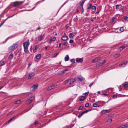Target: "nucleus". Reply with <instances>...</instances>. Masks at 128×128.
Masks as SVG:
<instances>
[{"instance_id":"1","label":"nucleus","mask_w":128,"mask_h":128,"mask_svg":"<svg viewBox=\"0 0 128 128\" xmlns=\"http://www.w3.org/2000/svg\"><path fill=\"white\" fill-rule=\"evenodd\" d=\"M28 98H29V99L26 102V104L28 105L31 103L34 98V97L32 96V93H29L28 94Z\"/></svg>"},{"instance_id":"2","label":"nucleus","mask_w":128,"mask_h":128,"mask_svg":"<svg viewBox=\"0 0 128 128\" xmlns=\"http://www.w3.org/2000/svg\"><path fill=\"white\" fill-rule=\"evenodd\" d=\"M18 46V43L17 42L15 44H13L9 48L8 51L10 53L13 52L15 50Z\"/></svg>"},{"instance_id":"3","label":"nucleus","mask_w":128,"mask_h":128,"mask_svg":"<svg viewBox=\"0 0 128 128\" xmlns=\"http://www.w3.org/2000/svg\"><path fill=\"white\" fill-rule=\"evenodd\" d=\"M30 44V43L29 41L24 43L23 46L25 52H26L28 51V47Z\"/></svg>"},{"instance_id":"4","label":"nucleus","mask_w":128,"mask_h":128,"mask_svg":"<svg viewBox=\"0 0 128 128\" xmlns=\"http://www.w3.org/2000/svg\"><path fill=\"white\" fill-rule=\"evenodd\" d=\"M38 86V84H36L34 85L30 88V90L32 92H34L37 88Z\"/></svg>"},{"instance_id":"5","label":"nucleus","mask_w":128,"mask_h":128,"mask_svg":"<svg viewBox=\"0 0 128 128\" xmlns=\"http://www.w3.org/2000/svg\"><path fill=\"white\" fill-rule=\"evenodd\" d=\"M24 3L23 2H14V6H20L22 4Z\"/></svg>"},{"instance_id":"6","label":"nucleus","mask_w":128,"mask_h":128,"mask_svg":"<svg viewBox=\"0 0 128 128\" xmlns=\"http://www.w3.org/2000/svg\"><path fill=\"white\" fill-rule=\"evenodd\" d=\"M76 60L77 63H82L83 62V58H76Z\"/></svg>"},{"instance_id":"7","label":"nucleus","mask_w":128,"mask_h":128,"mask_svg":"<svg viewBox=\"0 0 128 128\" xmlns=\"http://www.w3.org/2000/svg\"><path fill=\"white\" fill-rule=\"evenodd\" d=\"M127 64V62L126 61H125L124 62L122 63L120 65V67H124Z\"/></svg>"},{"instance_id":"8","label":"nucleus","mask_w":128,"mask_h":128,"mask_svg":"<svg viewBox=\"0 0 128 128\" xmlns=\"http://www.w3.org/2000/svg\"><path fill=\"white\" fill-rule=\"evenodd\" d=\"M35 75V74L34 72L30 74L28 76V79L29 80L31 79Z\"/></svg>"},{"instance_id":"9","label":"nucleus","mask_w":128,"mask_h":128,"mask_svg":"<svg viewBox=\"0 0 128 128\" xmlns=\"http://www.w3.org/2000/svg\"><path fill=\"white\" fill-rule=\"evenodd\" d=\"M68 37L66 35H63L61 39L63 41H65L68 40Z\"/></svg>"},{"instance_id":"10","label":"nucleus","mask_w":128,"mask_h":128,"mask_svg":"<svg viewBox=\"0 0 128 128\" xmlns=\"http://www.w3.org/2000/svg\"><path fill=\"white\" fill-rule=\"evenodd\" d=\"M110 112L108 110H102L100 114H105L106 113H109Z\"/></svg>"},{"instance_id":"11","label":"nucleus","mask_w":128,"mask_h":128,"mask_svg":"<svg viewBox=\"0 0 128 128\" xmlns=\"http://www.w3.org/2000/svg\"><path fill=\"white\" fill-rule=\"evenodd\" d=\"M70 84H73L75 82L76 80L75 79H71L69 80Z\"/></svg>"},{"instance_id":"12","label":"nucleus","mask_w":128,"mask_h":128,"mask_svg":"<svg viewBox=\"0 0 128 128\" xmlns=\"http://www.w3.org/2000/svg\"><path fill=\"white\" fill-rule=\"evenodd\" d=\"M98 102L100 104H101V106H98V107L100 106H104V104H106V103L105 102H103V101H102V102Z\"/></svg>"},{"instance_id":"13","label":"nucleus","mask_w":128,"mask_h":128,"mask_svg":"<svg viewBox=\"0 0 128 128\" xmlns=\"http://www.w3.org/2000/svg\"><path fill=\"white\" fill-rule=\"evenodd\" d=\"M106 62V61L105 60H104L102 62H99L98 64V66H100L104 64Z\"/></svg>"},{"instance_id":"14","label":"nucleus","mask_w":128,"mask_h":128,"mask_svg":"<svg viewBox=\"0 0 128 128\" xmlns=\"http://www.w3.org/2000/svg\"><path fill=\"white\" fill-rule=\"evenodd\" d=\"M86 98L84 96H81L80 97L79 100L80 101H82L84 100Z\"/></svg>"},{"instance_id":"15","label":"nucleus","mask_w":128,"mask_h":128,"mask_svg":"<svg viewBox=\"0 0 128 128\" xmlns=\"http://www.w3.org/2000/svg\"><path fill=\"white\" fill-rule=\"evenodd\" d=\"M100 59L98 58H96L92 60L93 62H96L99 61Z\"/></svg>"},{"instance_id":"16","label":"nucleus","mask_w":128,"mask_h":128,"mask_svg":"<svg viewBox=\"0 0 128 128\" xmlns=\"http://www.w3.org/2000/svg\"><path fill=\"white\" fill-rule=\"evenodd\" d=\"M69 56L68 55H67L66 56H65L64 58L65 61L66 62H67L69 60Z\"/></svg>"},{"instance_id":"17","label":"nucleus","mask_w":128,"mask_h":128,"mask_svg":"<svg viewBox=\"0 0 128 128\" xmlns=\"http://www.w3.org/2000/svg\"><path fill=\"white\" fill-rule=\"evenodd\" d=\"M41 57V54H37L36 57V59H39Z\"/></svg>"},{"instance_id":"18","label":"nucleus","mask_w":128,"mask_h":128,"mask_svg":"<svg viewBox=\"0 0 128 128\" xmlns=\"http://www.w3.org/2000/svg\"><path fill=\"white\" fill-rule=\"evenodd\" d=\"M65 84L67 86H68V85H70V84L69 83L70 82H69V80H66L65 81Z\"/></svg>"},{"instance_id":"19","label":"nucleus","mask_w":128,"mask_h":128,"mask_svg":"<svg viewBox=\"0 0 128 128\" xmlns=\"http://www.w3.org/2000/svg\"><path fill=\"white\" fill-rule=\"evenodd\" d=\"M120 56V54H116L114 55V57L116 58L119 57Z\"/></svg>"},{"instance_id":"20","label":"nucleus","mask_w":128,"mask_h":128,"mask_svg":"<svg viewBox=\"0 0 128 128\" xmlns=\"http://www.w3.org/2000/svg\"><path fill=\"white\" fill-rule=\"evenodd\" d=\"M5 63L4 61L2 60L0 62V66H2Z\"/></svg>"},{"instance_id":"21","label":"nucleus","mask_w":128,"mask_h":128,"mask_svg":"<svg viewBox=\"0 0 128 128\" xmlns=\"http://www.w3.org/2000/svg\"><path fill=\"white\" fill-rule=\"evenodd\" d=\"M43 38V37L42 35H40L38 37V40L39 41H41Z\"/></svg>"},{"instance_id":"22","label":"nucleus","mask_w":128,"mask_h":128,"mask_svg":"<svg viewBox=\"0 0 128 128\" xmlns=\"http://www.w3.org/2000/svg\"><path fill=\"white\" fill-rule=\"evenodd\" d=\"M13 56L14 55L12 53L9 56L8 58L10 60L12 59L13 57Z\"/></svg>"},{"instance_id":"23","label":"nucleus","mask_w":128,"mask_h":128,"mask_svg":"<svg viewBox=\"0 0 128 128\" xmlns=\"http://www.w3.org/2000/svg\"><path fill=\"white\" fill-rule=\"evenodd\" d=\"M78 78L79 80L81 81H83L84 79V78L81 76H80Z\"/></svg>"},{"instance_id":"24","label":"nucleus","mask_w":128,"mask_h":128,"mask_svg":"<svg viewBox=\"0 0 128 128\" xmlns=\"http://www.w3.org/2000/svg\"><path fill=\"white\" fill-rule=\"evenodd\" d=\"M84 114L83 112H82L81 113L79 114L78 116V117L79 118H80Z\"/></svg>"},{"instance_id":"25","label":"nucleus","mask_w":128,"mask_h":128,"mask_svg":"<svg viewBox=\"0 0 128 128\" xmlns=\"http://www.w3.org/2000/svg\"><path fill=\"white\" fill-rule=\"evenodd\" d=\"M38 49V48L36 46H35L33 48V52H35L36 51V50Z\"/></svg>"},{"instance_id":"26","label":"nucleus","mask_w":128,"mask_h":128,"mask_svg":"<svg viewBox=\"0 0 128 128\" xmlns=\"http://www.w3.org/2000/svg\"><path fill=\"white\" fill-rule=\"evenodd\" d=\"M21 100H18L16 101L15 102V104H20L21 102Z\"/></svg>"},{"instance_id":"27","label":"nucleus","mask_w":128,"mask_h":128,"mask_svg":"<svg viewBox=\"0 0 128 128\" xmlns=\"http://www.w3.org/2000/svg\"><path fill=\"white\" fill-rule=\"evenodd\" d=\"M51 41L54 42L56 40V38L55 37H53L50 39Z\"/></svg>"},{"instance_id":"28","label":"nucleus","mask_w":128,"mask_h":128,"mask_svg":"<svg viewBox=\"0 0 128 128\" xmlns=\"http://www.w3.org/2000/svg\"><path fill=\"white\" fill-rule=\"evenodd\" d=\"M74 35L73 34V33H71L69 35V36L70 38H71L72 37H73L74 36Z\"/></svg>"},{"instance_id":"29","label":"nucleus","mask_w":128,"mask_h":128,"mask_svg":"<svg viewBox=\"0 0 128 128\" xmlns=\"http://www.w3.org/2000/svg\"><path fill=\"white\" fill-rule=\"evenodd\" d=\"M52 89H54L57 87V86L55 85H53L51 86H50Z\"/></svg>"},{"instance_id":"30","label":"nucleus","mask_w":128,"mask_h":128,"mask_svg":"<svg viewBox=\"0 0 128 128\" xmlns=\"http://www.w3.org/2000/svg\"><path fill=\"white\" fill-rule=\"evenodd\" d=\"M92 4H89L88 5L87 8L88 9H90L92 7Z\"/></svg>"},{"instance_id":"31","label":"nucleus","mask_w":128,"mask_h":128,"mask_svg":"<svg viewBox=\"0 0 128 128\" xmlns=\"http://www.w3.org/2000/svg\"><path fill=\"white\" fill-rule=\"evenodd\" d=\"M70 62H72V64L74 63H75V60L74 59L70 60Z\"/></svg>"},{"instance_id":"32","label":"nucleus","mask_w":128,"mask_h":128,"mask_svg":"<svg viewBox=\"0 0 128 128\" xmlns=\"http://www.w3.org/2000/svg\"><path fill=\"white\" fill-rule=\"evenodd\" d=\"M120 30L122 32H123L124 30V28L123 27H121L120 29Z\"/></svg>"},{"instance_id":"33","label":"nucleus","mask_w":128,"mask_h":128,"mask_svg":"<svg viewBox=\"0 0 128 128\" xmlns=\"http://www.w3.org/2000/svg\"><path fill=\"white\" fill-rule=\"evenodd\" d=\"M120 6L118 5H116V10H118L119 8V7Z\"/></svg>"},{"instance_id":"34","label":"nucleus","mask_w":128,"mask_h":128,"mask_svg":"<svg viewBox=\"0 0 128 128\" xmlns=\"http://www.w3.org/2000/svg\"><path fill=\"white\" fill-rule=\"evenodd\" d=\"M112 20L113 22L114 23L113 24H114L116 22V19L115 18H112Z\"/></svg>"},{"instance_id":"35","label":"nucleus","mask_w":128,"mask_h":128,"mask_svg":"<svg viewBox=\"0 0 128 128\" xmlns=\"http://www.w3.org/2000/svg\"><path fill=\"white\" fill-rule=\"evenodd\" d=\"M93 106L94 107H96L98 106V105L94 103L93 104Z\"/></svg>"},{"instance_id":"36","label":"nucleus","mask_w":128,"mask_h":128,"mask_svg":"<svg viewBox=\"0 0 128 128\" xmlns=\"http://www.w3.org/2000/svg\"><path fill=\"white\" fill-rule=\"evenodd\" d=\"M125 48L124 46H122L120 48V51L122 50Z\"/></svg>"},{"instance_id":"37","label":"nucleus","mask_w":128,"mask_h":128,"mask_svg":"<svg viewBox=\"0 0 128 128\" xmlns=\"http://www.w3.org/2000/svg\"><path fill=\"white\" fill-rule=\"evenodd\" d=\"M112 119H109L107 120L106 122H109L110 123H111L112 122Z\"/></svg>"},{"instance_id":"38","label":"nucleus","mask_w":128,"mask_h":128,"mask_svg":"<svg viewBox=\"0 0 128 128\" xmlns=\"http://www.w3.org/2000/svg\"><path fill=\"white\" fill-rule=\"evenodd\" d=\"M14 118V117L12 118H11L8 121V123H9L10 122H11V121Z\"/></svg>"},{"instance_id":"39","label":"nucleus","mask_w":128,"mask_h":128,"mask_svg":"<svg viewBox=\"0 0 128 128\" xmlns=\"http://www.w3.org/2000/svg\"><path fill=\"white\" fill-rule=\"evenodd\" d=\"M14 113V112L12 111V112H9L8 114V116H9V115H11L12 114H13Z\"/></svg>"},{"instance_id":"40","label":"nucleus","mask_w":128,"mask_h":128,"mask_svg":"<svg viewBox=\"0 0 128 128\" xmlns=\"http://www.w3.org/2000/svg\"><path fill=\"white\" fill-rule=\"evenodd\" d=\"M52 89L51 87L50 86L47 89V90L48 91H49L51 90Z\"/></svg>"},{"instance_id":"41","label":"nucleus","mask_w":128,"mask_h":128,"mask_svg":"<svg viewBox=\"0 0 128 128\" xmlns=\"http://www.w3.org/2000/svg\"><path fill=\"white\" fill-rule=\"evenodd\" d=\"M92 8L93 10H96V7L94 6H93L92 7Z\"/></svg>"},{"instance_id":"42","label":"nucleus","mask_w":128,"mask_h":128,"mask_svg":"<svg viewBox=\"0 0 128 128\" xmlns=\"http://www.w3.org/2000/svg\"><path fill=\"white\" fill-rule=\"evenodd\" d=\"M74 42V41L73 40H70L69 41V43L70 44H72Z\"/></svg>"},{"instance_id":"43","label":"nucleus","mask_w":128,"mask_h":128,"mask_svg":"<svg viewBox=\"0 0 128 128\" xmlns=\"http://www.w3.org/2000/svg\"><path fill=\"white\" fill-rule=\"evenodd\" d=\"M84 2L85 1H84V0H82V3L80 4L81 6H82L84 4Z\"/></svg>"},{"instance_id":"44","label":"nucleus","mask_w":128,"mask_h":128,"mask_svg":"<svg viewBox=\"0 0 128 128\" xmlns=\"http://www.w3.org/2000/svg\"><path fill=\"white\" fill-rule=\"evenodd\" d=\"M102 95H104V96H108V94H103L102 93L101 94Z\"/></svg>"},{"instance_id":"45","label":"nucleus","mask_w":128,"mask_h":128,"mask_svg":"<svg viewBox=\"0 0 128 128\" xmlns=\"http://www.w3.org/2000/svg\"><path fill=\"white\" fill-rule=\"evenodd\" d=\"M89 94V92H86L85 93V96H88Z\"/></svg>"},{"instance_id":"46","label":"nucleus","mask_w":128,"mask_h":128,"mask_svg":"<svg viewBox=\"0 0 128 128\" xmlns=\"http://www.w3.org/2000/svg\"><path fill=\"white\" fill-rule=\"evenodd\" d=\"M89 110H86L83 112L84 113V114L85 113H87L88 112H89Z\"/></svg>"},{"instance_id":"47","label":"nucleus","mask_w":128,"mask_h":128,"mask_svg":"<svg viewBox=\"0 0 128 128\" xmlns=\"http://www.w3.org/2000/svg\"><path fill=\"white\" fill-rule=\"evenodd\" d=\"M83 108V107L82 106H81L79 107L78 109L79 110H82Z\"/></svg>"},{"instance_id":"48","label":"nucleus","mask_w":128,"mask_h":128,"mask_svg":"<svg viewBox=\"0 0 128 128\" xmlns=\"http://www.w3.org/2000/svg\"><path fill=\"white\" fill-rule=\"evenodd\" d=\"M124 19L126 20L127 21H128V17L126 16H125L124 17Z\"/></svg>"},{"instance_id":"49","label":"nucleus","mask_w":128,"mask_h":128,"mask_svg":"<svg viewBox=\"0 0 128 128\" xmlns=\"http://www.w3.org/2000/svg\"><path fill=\"white\" fill-rule=\"evenodd\" d=\"M123 86L124 87L126 88L128 86V85L127 84H124L123 85Z\"/></svg>"},{"instance_id":"50","label":"nucleus","mask_w":128,"mask_h":128,"mask_svg":"<svg viewBox=\"0 0 128 128\" xmlns=\"http://www.w3.org/2000/svg\"><path fill=\"white\" fill-rule=\"evenodd\" d=\"M117 96L116 95H114L112 97L113 98H117Z\"/></svg>"},{"instance_id":"51","label":"nucleus","mask_w":128,"mask_h":128,"mask_svg":"<svg viewBox=\"0 0 128 128\" xmlns=\"http://www.w3.org/2000/svg\"><path fill=\"white\" fill-rule=\"evenodd\" d=\"M89 106V104L88 103H87L86 104L85 106L86 107H88Z\"/></svg>"},{"instance_id":"52","label":"nucleus","mask_w":128,"mask_h":128,"mask_svg":"<svg viewBox=\"0 0 128 128\" xmlns=\"http://www.w3.org/2000/svg\"><path fill=\"white\" fill-rule=\"evenodd\" d=\"M123 125L124 126V128H126L128 127V124L124 125Z\"/></svg>"},{"instance_id":"53","label":"nucleus","mask_w":128,"mask_h":128,"mask_svg":"<svg viewBox=\"0 0 128 128\" xmlns=\"http://www.w3.org/2000/svg\"><path fill=\"white\" fill-rule=\"evenodd\" d=\"M67 44H68V43L67 42H65L64 44L63 45L64 46H67Z\"/></svg>"},{"instance_id":"54","label":"nucleus","mask_w":128,"mask_h":128,"mask_svg":"<svg viewBox=\"0 0 128 128\" xmlns=\"http://www.w3.org/2000/svg\"><path fill=\"white\" fill-rule=\"evenodd\" d=\"M118 128H124L123 125L121 126L118 127Z\"/></svg>"},{"instance_id":"55","label":"nucleus","mask_w":128,"mask_h":128,"mask_svg":"<svg viewBox=\"0 0 128 128\" xmlns=\"http://www.w3.org/2000/svg\"><path fill=\"white\" fill-rule=\"evenodd\" d=\"M82 12L81 14H82L83 13V12H84V8H83L82 7Z\"/></svg>"},{"instance_id":"56","label":"nucleus","mask_w":128,"mask_h":128,"mask_svg":"<svg viewBox=\"0 0 128 128\" xmlns=\"http://www.w3.org/2000/svg\"><path fill=\"white\" fill-rule=\"evenodd\" d=\"M5 21L4 22H2L1 24L0 25V27H1L2 26V25L3 24H4V23L5 22Z\"/></svg>"},{"instance_id":"57","label":"nucleus","mask_w":128,"mask_h":128,"mask_svg":"<svg viewBox=\"0 0 128 128\" xmlns=\"http://www.w3.org/2000/svg\"><path fill=\"white\" fill-rule=\"evenodd\" d=\"M38 123V122H34V124L35 125H36Z\"/></svg>"},{"instance_id":"58","label":"nucleus","mask_w":128,"mask_h":128,"mask_svg":"<svg viewBox=\"0 0 128 128\" xmlns=\"http://www.w3.org/2000/svg\"><path fill=\"white\" fill-rule=\"evenodd\" d=\"M94 82L92 83L89 85V86L90 87L91 86H92L94 84Z\"/></svg>"},{"instance_id":"59","label":"nucleus","mask_w":128,"mask_h":128,"mask_svg":"<svg viewBox=\"0 0 128 128\" xmlns=\"http://www.w3.org/2000/svg\"><path fill=\"white\" fill-rule=\"evenodd\" d=\"M10 16V17H8V18H7L6 20L5 21H6V20L8 19L9 18H11L12 17H13V16Z\"/></svg>"},{"instance_id":"60","label":"nucleus","mask_w":128,"mask_h":128,"mask_svg":"<svg viewBox=\"0 0 128 128\" xmlns=\"http://www.w3.org/2000/svg\"><path fill=\"white\" fill-rule=\"evenodd\" d=\"M67 2H65L62 5V7H62L65 4H66V3Z\"/></svg>"},{"instance_id":"61","label":"nucleus","mask_w":128,"mask_h":128,"mask_svg":"<svg viewBox=\"0 0 128 128\" xmlns=\"http://www.w3.org/2000/svg\"><path fill=\"white\" fill-rule=\"evenodd\" d=\"M32 63H31V64L29 63V64H28V67L29 68L30 66L32 65Z\"/></svg>"},{"instance_id":"62","label":"nucleus","mask_w":128,"mask_h":128,"mask_svg":"<svg viewBox=\"0 0 128 128\" xmlns=\"http://www.w3.org/2000/svg\"><path fill=\"white\" fill-rule=\"evenodd\" d=\"M79 12V10H77L76 12V14H78Z\"/></svg>"},{"instance_id":"63","label":"nucleus","mask_w":128,"mask_h":128,"mask_svg":"<svg viewBox=\"0 0 128 128\" xmlns=\"http://www.w3.org/2000/svg\"><path fill=\"white\" fill-rule=\"evenodd\" d=\"M58 53H57L56 54H55L54 55V57H56L58 54Z\"/></svg>"},{"instance_id":"64","label":"nucleus","mask_w":128,"mask_h":128,"mask_svg":"<svg viewBox=\"0 0 128 128\" xmlns=\"http://www.w3.org/2000/svg\"><path fill=\"white\" fill-rule=\"evenodd\" d=\"M8 39H9L8 38H7V39H6L5 40V42H6L7 41H8Z\"/></svg>"}]
</instances>
